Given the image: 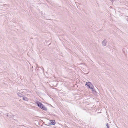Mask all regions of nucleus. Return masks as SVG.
I'll list each match as a JSON object with an SVG mask.
<instances>
[{
  "instance_id": "1",
  "label": "nucleus",
  "mask_w": 128,
  "mask_h": 128,
  "mask_svg": "<svg viewBox=\"0 0 128 128\" xmlns=\"http://www.w3.org/2000/svg\"><path fill=\"white\" fill-rule=\"evenodd\" d=\"M36 103L37 104L38 106L41 109L45 111L47 110V108L41 102L38 101H36Z\"/></svg>"
},
{
  "instance_id": "2",
  "label": "nucleus",
  "mask_w": 128,
  "mask_h": 128,
  "mask_svg": "<svg viewBox=\"0 0 128 128\" xmlns=\"http://www.w3.org/2000/svg\"><path fill=\"white\" fill-rule=\"evenodd\" d=\"M86 86H88V88H92V86H93L89 82H87L86 84Z\"/></svg>"
},
{
  "instance_id": "3",
  "label": "nucleus",
  "mask_w": 128,
  "mask_h": 128,
  "mask_svg": "<svg viewBox=\"0 0 128 128\" xmlns=\"http://www.w3.org/2000/svg\"><path fill=\"white\" fill-rule=\"evenodd\" d=\"M107 41L106 40H104L102 42V45L104 46H105L106 45Z\"/></svg>"
},
{
  "instance_id": "4",
  "label": "nucleus",
  "mask_w": 128,
  "mask_h": 128,
  "mask_svg": "<svg viewBox=\"0 0 128 128\" xmlns=\"http://www.w3.org/2000/svg\"><path fill=\"white\" fill-rule=\"evenodd\" d=\"M50 124L52 125H54L55 124V122L54 120H50Z\"/></svg>"
},
{
  "instance_id": "5",
  "label": "nucleus",
  "mask_w": 128,
  "mask_h": 128,
  "mask_svg": "<svg viewBox=\"0 0 128 128\" xmlns=\"http://www.w3.org/2000/svg\"><path fill=\"white\" fill-rule=\"evenodd\" d=\"M22 99L26 101H28V99L27 98L24 96H23Z\"/></svg>"
},
{
  "instance_id": "6",
  "label": "nucleus",
  "mask_w": 128,
  "mask_h": 128,
  "mask_svg": "<svg viewBox=\"0 0 128 128\" xmlns=\"http://www.w3.org/2000/svg\"><path fill=\"white\" fill-rule=\"evenodd\" d=\"M17 94L18 96L20 97H21L22 96V94L20 93H18Z\"/></svg>"
},
{
  "instance_id": "7",
  "label": "nucleus",
  "mask_w": 128,
  "mask_h": 128,
  "mask_svg": "<svg viewBox=\"0 0 128 128\" xmlns=\"http://www.w3.org/2000/svg\"><path fill=\"white\" fill-rule=\"evenodd\" d=\"M92 88H90L92 89V91L94 92L95 90L93 88V86H92Z\"/></svg>"
},
{
  "instance_id": "8",
  "label": "nucleus",
  "mask_w": 128,
  "mask_h": 128,
  "mask_svg": "<svg viewBox=\"0 0 128 128\" xmlns=\"http://www.w3.org/2000/svg\"><path fill=\"white\" fill-rule=\"evenodd\" d=\"M106 126H107V128H110L109 127V125L108 124H106Z\"/></svg>"
}]
</instances>
